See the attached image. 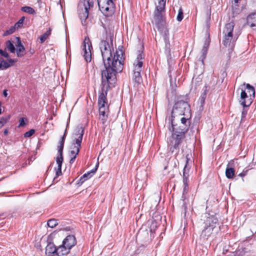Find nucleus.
<instances>
[{"mask_svg":"<svg viewBox=\"0 0 256 256\" xmlns=\"http://www.w3.org/2000/svg\"><path fill=\"white\" fill-rule=\"evenodd\" d=\"M103 64L105 69L101 71L102 80L116 81V74L123 68L122 57L116 52L112 56L111 48L108 41L102 40L100 44Z\"/></svg>","mask_w":256,"mask_h":256,"instance_id":"f257e3e1","label":"nucleus"},{"mask_svg":"<svg viewBox=\"0 0 256 256\" xmlns=\"http://www.w3.org/2000/svg\"><path fill=\"white\" fill-rule=\"evenodd\" d=\"M172 134L168 142V148L173 153L176 151V155L179 152L180 146L185 138L186 134L190 126L180 123L178 125L175 124L174 118L171 119Z\"/></svg>","mask_w":256,"mask_h":256,"instance_id":"f03ea898","label":"nucleus"},{"mask_svg":"<svg viewBox=\"0 0 256 256\" xmlns=\"http://www.w3.org/2000/svg\"><path fill=\"white\" fill-rule=\"evenodd\" d=\"M204 218V229L201 234L200 238L204 240H208L212 234V232L218 226V220L214 215L206 213L202 216Z\"/></svg>","mask_w":256,"mask_h":256,"instance_id":"7ed1b4c3","label":"nucleus"},{"mask_svg":"<svg viewBox=\"0 0 256 256\" xmlns=\"http://www.w3.org/2000/svg\"><path fill=\"white\" fill-rule=\"evenodd\" d=\"M186 97L180 96L178 97L172 112V118L177 116H190L191 113L190 106Z\"/></svg>","mask_w":256,"mask_h":256,"instance_id":"20e7f679","label":"nucleus"},{"mask_svg":"<svg viewBox=\"0 0 256 256\" xmlns=\"http://www.w3.org/2000/svg\"><path fill=\"white\" fill-rule=\"evenodd\" d=\"M116 81H106L102 80L100 84V90L99 92L98 98V106L99 111L109 110L108 106L107 94L109 88L113 86Z\"/></svg>","mask_w":256,"mask_h":256,"instance_id":"39448f33","label":"nucleus"},{"mask_svg":"<svg viewBox=\"0 0 256 256\" xmlns=\"http://www.w3.org/2000/svg\"><path fill=\"white\" fill-rule=\"evenodd\" d=\"M100 10L106 16H112L115 10L114 0H98Z\"/></svg>","mask_w":256,"mask_h":256,"instance_id":"423d86ee","label":"nucleus"},{"mask_svg":"<svg viewBox=\"0 0 256 256\" xmlns=\"http://www.w3.org/2000/svg\"><path fill=\"white\" fill-rule=\"evenodd\" d=\"M94 6V0H88L86 3L78 6V14L82 25H86L88 16L89 10Z\"/></svg>","mask_w":256,"mask_h":256,"instance_id":"0eeeda50","label":"nucleus"},{"mask_svg":"<svg viewBox=\"0 0 256 256\" xmlns=\"http://www.w3.org/2000/svg\"><path fill=\"white\" fill-rule=\"evenodd\" d=\"M166 5L158 4L156 6L154 12V20L157 28L162 30L164 28V19L163 12H164Z\"/></svg>","mask_w":256,"mask_h":256,"instance_id":"6e6552de","label":"nucleus"},{"mask_svg":"<svg viewBox=\"0 0 256 256\" xmlns=\"http://www.w3.org/2000/svg\"><path fill=\"white\" fill-rule=\"evenodd\" d=\"M186 162L183 169V183L184 189L182 198H184V196L185 194H187L188 190V172L190 168V166H188V160L190 158H188V154L186 156Z\"/></svg>","mask_w":256,"mask_h":256,"instance_id":"1a4fd4ad","label":"nucleus"},{"mask_svg":"<svg viewBox=\"0 0 256 256\" xmlns=\"http://www.w3.org/2000/svg\"><path fill=\"white\" fill-rule=\"evenodd\" d=\"M92 48V43L89 38H86L84 41V57L85 60L88 62H90L92 60V54L91 49Z\"/></svg>","mask_w":256,"mask_h":256,"instance_id":"9d476101","label":"nucleus"},{"mask_svg":"<svg viewBox=\"0 0 256 256\" xmlns=\"http://www.w3.org/2000/svg\"><path fill=\"white\" fill-rule=\"evenodd\" d=\"M254 98L250 94L248 95L246 92V90H244L243 88H241L240 102L244 107H248L252 102Z\"/></svg>","mask_w":256,"mask_h":256,"instance_id":"9b49d317","label":"nucleus"},{"mask_svg":"<svg viewBox=\"0 0 256 256\" xmlns=\"http://www.w3.org/2000/svg\"><path fill=\"white\" fill-rule=\"evenodd\" d=\"M84 128L82 126H78L76 127L73 134L75 138L73 142V145H77L78 146H81V144L84 134Z\"/></svg>","mask_w":256,"mask_h":256,"instance_id":"f8f14e48","label":"nucleus"},{"mask_svg":"<svg viewBox=\"0 0 256 256\" xmlns=\"http://www.w3.org/2000/svg\"><path fill=\"white\" fill-rule=\"evenodd\" d=\"M144 59V54L143 52H140L136 57V60L134 63V72H141L142 67L143 65V60Z\"/></svg>","mask_w":256,"mask_h":256,"instance_id":"ddd939ff","label":"nucleus"},{"mask_svg":"<svg viewBox=\"0 0 256 256\" xmlns=\"http://www.w3.org/2000/svg\"><path fill=\"white\" fill-rule=\"evenodd\" d=\"M234 26V22H231L226 24L224 28L222 34L224 36L227 37H234L233 31Z\"/></svg>","mask_w":256,"mask_h":256,"instance_id":"4468645a","label":"nucleus"},{"mask_svg":"<svg viewBox=\"0 0 256 256\" xmlns=\"http://www.w3.org/2000/svg\"><path fill=\"white\" fill-rule=\"evenodd\" d=\"M76 244V240L75 236L73 235H68L64 240L62 244L70 250Z\"/></svg>","mask_w":256,"mask_h":256,"instance_id":"2eb2a0df","label":"nucleus"},{"mask_svg":"<svg viewBox=\"0 0 256 256\" xmlns=\"http://www.w3.org/2000/svg\"><path fill=\"white\" fill-rule=\"evenodd\" d=\"M237 40L236 36L227 37L223 36L222 43L226 47L230 48L232 49L235 45V42Z\"/></svg>","mask_w":256,"mask_h":256,"instance_id":"dca6fc26","label":"nucleus"},{"mask_svg":"<svg viewBox=\"0 0 256 256\" xmlns=\"http://www.w3.org/2000/svg\"><path fill=\"white\" fill-rule=\"evenodd\" d=\"M81 146H78L77 145H74L73 147L72 148V150L70 151V164H72L76 158L77 155H78L80 152V148Z\"/></svg>","mask_w":256,"mask_h":256,"instance_id":"f3484780","label":"nucleus"},{"mask_svg":"<svg viewBox=\"0 0 256 256\" xmlns=\"http://www.w3.org/2000/svg\"><path fill=\"white\" fill-rule=\"evenodd\" d=\"M57 248L53 242H50L46 248V254L47 256H52L54 254H56Z\"/></svg>","mask_w":256,"mask_h":256,"instance_id":"a211bd4d","label":"nucleus"},{"mask_svg":"<svg viewBox=\"0 0 256 256\" xmlns=\"http://www.w3.org/2000/svg\"><path fill=\"white\" fill-rule=\"evenodd\" d=\"M234 164V162H228L226 170V176L228 179L232 178L235 174V170L234 168L230 167V165Z\"/></svg>","mask_w":256,"mask_h":256,"instance_id":"6ab92c4d","label":"nucleus"},{"mask_svg":"<svg viewBox=\"0 0 256 256\" xmlns=\"http://www.w3.org/2000/svg\"><path fill=\"white\" fill-rule=\"evenodd\" d=\"M18 40V48L16 50V55L18 57H22L24 54L25 48L22 44L20 38L16 37Z\"/></svg>","mask_w":256,"mask_h":256,"instance_id":"aec40b11","label":"nucleus"},{"mask_svg":"<svg viewBox=\"0 0 256 256\" xmlns=\"http://www.w3.org/2000/svg\"><path fill=\"white\" fill-rule=\"evenodd\" d=\"M246 20L251 28L256 26V12L248 14L247 16Z\"/></svg>","mask_w":256,"mask_h":256,"instance_id":"412c9836","label":"nucleus"},{"mask_svg":"<svg viewBox=\"0 0 256 256\" xmlns=\"http://www.w3.org/2000/svg\"><path fill=\"white\" fill-rule=\"evenodd\" d=\"M70 249L66 248L63 244L57 248L56 255L62 256L70 252Z\"/></svg>","mask_w":256,"mask_h":256,"instance_id":"4be33fe9","label":"nucleus"},{"mask_svg":"<svg viewBox=\"0 0 256 256\" xmlns=\"http://www.w3.org/2000/svg\"><path fill=\"white\" fill-rule=\"evenodd\" d=\"M206 96V87L204 92L202 94L201 96L199 98L198 104H199V110H204V106L205 102V100Z\"/></svg>","mask_w":256,"mask_h":256,"instance_id":"5701e85b","label":"nucleus"},{"mask_svg":"<svg viewBox=\"0 0 256 256\" xmlns=\"http://www.w3.org/2000/svg\"><path fill=\"white\" fill-rule=\"evenodd\" d=\"M243 86H246V88L244 90H246V92L250 95V94L251 96L253 98H255V88H254L250 84H245L244 83Z\"/></svg>","mask_w":256,"mask_h":256,"instance_id":"b1692460","label":"nucleus"},{"mask_svg":"<svg viewBox=\"0 0 256 256\" xmlns=\"http://www.w3.org/2000/svg\"><path fill=\"white\" fill-rule=\"evenodd\" d=\"M208 46H209V43L208 42H204V44L202 48V55L200 58V59L202 62H204V60L206 57V54L208 52Z\"/></svg>","mask_w":256,"mask_h":256,"instance_id":"393cba45","label":"nucleus"},{"mask_svg":"<svg viewBox=\"0 0 256 256\" xmlns=\"http://www.w3.org/2000/svg\"><path fill=\"white\" fill-rule=\"evenodd\" d=\"M109 110L107 111H99L100 119L101 120L102 124H104L107 120L108 116Z\"/></svg>","mask_w":256,"mask_h":256,"instance_id":"a878e982","label":"nucleus"},{"mask_svg":"<svg viewBox=\"0 0 256 256\" xmlns=\"http://www.w3.org/2000/svg\"><path fill=\"white\" fill-rule=\"evenodd\" d=\"M164 53L167 57L168 62L170 64V62L172 60L170 49V44H166Z\"/></svg>","mask_w":256,"mask_h":256,"instance_id":"bb28decb","label":"nucleus"},{"mask_svg":"<svg viewBox=\"0 0 256 256\" xmlns=\"http://www.w3.org/2000/svg\"><path fill=\"white\" fill-rule=\"evenodd\" d=\"M21 10L30 14H36L35 10L32 7L28 6H24L21 8Z\"/></svg>","mask_w":256,"mask_h":256,"instance_id":"cd10ccee","label":"nucleus"},{"mask_svg":"<svg viewBox=\"0 0 256 256\" xmlns=\"http://www.w3.org/2000/svg\"><path fill=\"white\" fill-rule=\"evenodd\" d=\"M133 80L137 84H140L142 82V78L140 72H134L132 77Z\"/></svg>","mask_w":256,"mask_h":256,"instance_id":"c85d7f7f","label":"nucleus"},{"mask_svg":"<svg viewBox=\"0 0 256 256\" xmlns=\"http://www.w3.org/2000/svg\"><path fill=\"white\" fill-rule=\"evenodd\" d=\"M51 28H49V29L46 32H44L43 34L40 36V43H43L48 38V37L51 34Z\"/></svg>","mask_w":256,"mask_h":256,"instance_id":"c756f323","label":"nucleus"},{"mask_svg":"<svg viewBox=\"0 0 256 256\" xmlns=\"http://www.w3.org/2000/svg\"><path fill=\"white\" fill-rule=\"evenodd\" d=\"M191 114L190 116H184L180 118V124H184V125H188L190 126V118Z\"/></svg>","mask_w":256,"mask_h":256,"instance_id":"7c9ffc66","label":"nucleus"},{"mask_svg":"<svg viewBox=\"0 0 256 256\" xmlns=\"http://www.w3.org/2000/svg\"><path fill=\"white\" fill-rule=\"evenodd\" d=\"M6 48L12 53H14L16 48L12 42L10 40H8L6 42Z\"/></svg>","mask_w":256,"mask_h":256,"instance_id":"2f4dec72","label":"nucleus"},{"mask_svg":"<svg viewBox=\"0 0 256 256\" xmlns=\"http://www.w3.org/2000/svg\"><path fill=\"white\" fill-rule=\"evenodd\" d=\"M92 176H90V174L89 173L86 172L84 174L79 180V182H78V184L81 185L84 182L88 179L90 178Z\"/></svg>","mask_w":256,"mask_h":256,"instance_id":"473e14b6","label":"nucleus"},{"mask_svg":"<svg viewBox=\"0 0 256 256\" xmlns=\"http://www.w3.org/2000/svg\"><path fill=\"white\" fill-rule=\"evenodd\" d=\"M0 64L2 66L0 70H6L10 67V64L2 58L0 59Z\"/></svg>","mask_w":256,"mask_h":256,"instance_id":"72a5a7b5","label":"nucleus"},{"mask_svg":"<svg viewBox=\"0 0 256 256\" xmlns=\"http://www.w3.org/2000/svg\"><path fill=\"white\" fill-rule=\"evenodd\" d=\"M157 228V222L156 220H152L151 222V224L150 226V232L151 234H153L155 232V230Z\"/></svg>","mask_w":256,"mask_h":256,"instance_id":"f704fd0d","label":"nucleus"},{"mask_svg":"<svg viewBox=\"0 0 256 256\" xmlns=\"http://www.w3.org/2000/svg\"><path fill=\"white\" fill-rule=\"evenodd\" d=\"M57 220L55 219H50L48 221L47 224L48 227L53 228L58 225Z\"/></svg>","mask_w":256,"mask_h":256,"instance_id":"c9c22d12","label":"nucleus"},{"mask_svg":"<svg viewBox=\"0 0 256 256\" xmlns=\"http://www.w3.org/2000/svg\"><path fill=\"white\" fill-rule=\"evenodd\" d=\"M24 19H25L24 16H22L18 20V22L14 24V26L17 29H18V28H22V26Z\"/></svg>","mask_w":256,"mask_h":256,"instance_id":"e433bc0d","label":"nucleus"},{"mask_svg":"<svg viewBox=\"0 0 256 256\" xmlns=\"http://www.w3.org/2000/svg\"><path fill=\"white\" fill-rule=\"evenodd\" d=\"M17 28L14 26H11L8 30H6L4 33V36H7L8 35L13 34Z\"/></svg>","mask_w":256,"mask_h":256,"instance_id":"4c0bfd02","label":"nucleus"},{"mask_svg":"<svg viewBox=\"0 0 256 256\" xmlns=\"http://www.w3.org/2000/svg\"><path fill=\"white\" fill-rule=\"evenodd\" d=\"M10 116L8 115L6 116H2L0 118V124H2V126H3L4 124H6L10 119Z\"/></svg>","mask_w":256,"mask_h":256,"instance_id":"58836bf2","label":"nucleus"},{"mask_svg":"<svg viewBox=\"0 0 256 256\" xmlns=\"http://www.w3.org/2000/svg\"><path fill=\"white\" fill-rule=\"evenodd\" d=\"M56 160L58 164V166H62L64 160L63 156L58 155Z\"/></svg>","mask_w":256,"mask_h":256,"instance_id":"ea45409f","label":"nucleus"},{"mask_svg":"<svg viewBox=\"0 0 256 256\" xmlns=\"http://www.w3.org/2000/svg\"><path fill=\"white\" fill-rule=\"evenodd\" d=\"M184 18L183 11L182 8H180L178 10V14L176 17V20L178 22L182 21Z\"/></svg>","mask_w":256,"mask_h":256,"instance_id":"a19ab883","label":"nucleus"},{"mask_svg":"<svg viewBox=\"0 0 256 256\" xmlns=\"http://www.w3.org/2000/svg\"><path fill=\"white\" fill-rule=\"evenodd\" d=\"M35 132V130L34 129H31L30 130L26 132L24 134V137L28 138L32 136Z\"/></svg>","mask_w":256,"mask_h":256,"instance_id":"79ce46f5","label":"nucleus"},{"mask_svg":"<svg viewBox=\"0 0 256 256\" xmlns=\"http://www.w3.org/2000/svg\"><path fill=\"white\" fill-rule=\"evenodd\" d=\"M56 176L54 178V180H55L56 177L59 176L62 174V166H58L57 168H55Z\"/></svg>","mask_w":256,"mask_h":256,"instance_id":"37998d69","label":"nucleus"},{"mask_svg":"<svg viewBox=\"0 0 256 256\" xmlns=\"http://www.w3.org/2000/svg\"><path fill=\"white\" fill-rule=\"evenodd\" d=\"M98 162H97L95 166V168L92 169L90 171L88 172V173H89L90 174V176H92L96 173L98 167Z\"/></svg>","mask_w":256,"mask_h":256,"instance_id":"c03bdc74","label":"nucleus"},{"mask_svg":"<svg viewBox=\"0 0 256 256\" xmlns=\"http://www.w3.org/2000/svg\"><path fill=\"white\" fill-rule=\"evenodd\" d=\"M64 146L60 144L58 146V155L63 156V149Z\"/></svg>","mask_w":256,"mask_h":256,"instance_id":"a18cd8bd","label":"nucleus"},{"mask_svg":"<svg viewBox=\"0 0 256 256\" xmlns=\"http://www.w3.org/2000/svg\"><path fill=\"white\" fill-rule=\"evenodd\" d=\"M0 54L5 57L6 58H9V54H8L6 52V51L3 50L2 49H0Z\"/></svg>","mask_w":256,"mask_h":256,"instance_id":"49530a36","label":"nucleus"},{"mask_svg":"<svg viewBox=\"0 0 256 256\" xmlns=\"http://www.w3.org/2000/svg\"><path fill=\"white\" fill-rule=\"evenodd\" d=\"M19 126H24L26 125V122L24 118H20V120Z\"/></svg>","mask_w":256,"mask_h":256,"instance_id":"de8ad7c7","label":"nucleus"},{"mask_svg":"<svg viewBox=\"0 0 256 256\" xmlns=\"http://www.w3.org/2000/svg\"><path fill=\"white\" fill-rule=\"evenodd\" d=\"M17 62V60H14V59H12V58H10L8 60V63L10 64V67L11 66H12L14 64Z\"/></svg>","mask_w":256,"mask_h":256,"instance_id":"09e8293b","label":"nucleus"},{"mask_svg":"<svg viewBox=\"0 0 256 256\" xmlns=\"http://www.w3.org/2000/svg\"><path fill=\"white\" fill-rule=\"evenodd\" d=\"M246 108V107H244L242 112V114L245 116H246L248 114V109Z\"/></svg>","mask_w":256,"mask_h":256,"instance_id":"8fccbe9b","label":"nucleus"},{"mask_svg":"<svg viewBox=\"0 0 256 256\" xmlns=\"http://www.w3.org/2000/svg\"><path fill=\"white\" fill-rule=\"evenodd\" d=\"M166 0H158V4L160 5H166Z\"/></svg>","mask_w":256,"mask_h":256,"instance_id":"3c124183","label":"nucleus"},{"mask_svg":"<svg viewBox=\"0 0 256 256\" xmlns=\"http://www.w3.org/2000/svg\"><path fill=\"white\" fill-rule=\"evenodd\" d=\"M246 175V172H244V171H243L242 172L238 174V176L243 177V176H245Z\"/></svg>","mask_w":256,"mask_h":256,"instance_id":"603ef678","label":"nucleus"},{"mask_svg":"<svg viewBox=\"0 0 256 256\" xmlns=\"http://www.w3.org/2000/svg\"><path fill=\"white\" fill-rule=\"evenodd\" d=\"M246 116H244V115H242V116H241V122H244L245 120H246Z\"/></svg>","mask_w":256,"mask_h":256,"instance_id":"864d4df0","label":"nucleus"},{"mask_svg":"<svg viewBox=\"0 0 256 256\" xmlns=\"http://www.w3.org/2000/svg\"><path fill=\"white\" fill-rule=\"evenodd\" d=\"M3 94L4 96L6 97L8 96V93L6 90H4L3 92Z\"/></svg>","mask_w":256,"mask_h":256,"instance_id":"5fc2aeb1","label":"nucleus"},{"mask_svg":"<svg viewBox=\"0 0 256 256\" xmlns=\"http://www.w3.org/2000/svg\"><path fill=\"white\" fill-rule=\"evenodd\" d=\"M66 134H64V136H62V141H64L65 138H66Z\"/></svg>","mask_w":256,"mask_h":256,"instance_id":"6e6d98bb","label":"nucleus"},{"mask_svg":"<svg viewBox=\"0 0 256 256\" xmlns=\"http://www.w3.org/2000/svg\"><path fill=\"white\" fill-rule=\"evenodd\" d=\"M64 141H62V140L60 142V145H62V146H64Z\"/></svg>","mask_w":256,"mask_h":256,"instance_id":"4d7b16f0","label":"nucleus"},{"mask_svg":"<svg viewBox=\"0 0 256 256\" xmlns=\"http://www.w3.org/2000/svg\"><path fill=\"white\" fill-rule=\"evenodd\" d=\"M4 132L5 135H7L8 134V130H5Z\"/></svg>","mask_w":256,"mask_h":256,"instance_id":"13d9d810","label":"nucleus"},{"mask_svg":"<svg viewBox=\"0 0 256 256\" xmlns=\"http://www.w3.org/2000/svg\"><path fill=\"white\" fill-rule=\"evenodd\" d=\"M240 0H234V4H236Z\"/></svg>","mask_w":256,"mask_h":256,"instance_id":"bf43d9fd","label":"nucleus"},{"mask_svg":"<svg viewBox=\"0 0 256 256\" xmlns=\"http://www.w3.org/2000/svg\"><path fill=\"white\" fill-rule=\"evenodd\" d=\"M66 132H67V130H66H66H65V131H64V134H66Z\"/></svg>","mask_w":256,"mask_h":256,"instance_id":"052dcab7","label":"nucleus"},{"mask_svg":"<svg viewBox=\"0 0 256 256\" xmlns=\"http://www.w3.org/2000/svg\"><path fill=\"white\" fill-rule=\"evenodd\" d=\"M30 52L31 54H33L34 52V50H30Z\"/></svg>","mask_w":256,"mask_h":256,"instance_id":"680f3d73","label":"nucleus"},{"mask_svg":"<svg viewBox=\"0 0 256 256\" xmlns=\"http://www.w3.org/2000/svg\"><path fill=\"white\" fill-rule=\"evenodd\" d=\"M110 40H111V42L112 43V36H110Z\"/></svg>","mask_w":256,"mask_h":256,"instance_id":"e2e57ef3","label":"nucleus"}]
</instances>
